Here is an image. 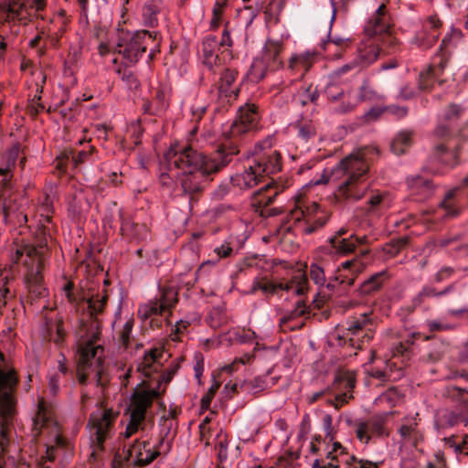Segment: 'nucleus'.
Listing matches in <instances>:
<instances>
[{
  "label": "nucleus",
  "mask_w": 468,
  "mask_h": 468,
  "mask_svg": "<svg viewBox=\"0 0 468 468\" xmlns=\"http://www.w3.org/2000/svg\"><path fill=\"white\" fill-rule=\"evenodd\" d=\"M107 301L108 295L105 292H98L87 299L90 316L81 323L76 369L78 382L81 385H87L92 380L97 386L104 388L109 382V378L104 372L105 355L101 340V321L98 317L103 312Z\"/></svg>",
  "instance_id": "nucleus-1"
},
{
  "label": "nucleus",
  "mask_w": 468,
  "mask_h": 468,
  "mask_svg": "<svg viewBox=\"0 0 468 468\" xmlns=\"http://www.w3.org/2000/svg\"><path fill=\"white\" fill-rule=\"evenodd\" d=\"M238 154L236 145L229 146V152L218 150L209 155L198 152L191 144L186 145L184 153L169 156L170 164L181 169L179 183L183 191L190 196L201 192L210 175L218 173L228 165Z\"/></svg>",
  "instance_id": "nucleus-2"
},
{
  "label": "nucleus",
  "mask_w": 468,
  "mask_h": 468,
  "mask_svg": "<svg viewBox=\"0 0 468 468\" xmlns=\"http://www.w3.org/2000/svg\"><path fill=\"white\" fill-rule=\"evenodd\" d=\"M378 148L366 146L343 158L331 171V179L339 181L335 195L342 201L361 199L367 189L365 181Z\"/></svg>",
  "instance_id": "nucleus-3"
},
{
  "label": "nucleus",
  "mask_w": 468,
  "mask_h": 468,
  "mask_svg": "<svg viewBox=\"0 0 468 468\" xmlns=\"http://www.w3.org/2000/svg\"><path fill=\"white\" fill-rule=\"evenodd\" d=\"M274 137L268 136L255 145L254 157L244 171L231 177L234 186L241 190L254 187L265 176L275 174L282 169V157L277 150H271Z\"/></svg>",
  "instance_id": "nucleus-4"
},
{
  "label": "nucleus",
  "mask_w": 468,
  "mask_h": 468,
  "mask_svg": "<svg viewBox=\"0 0 468 468\" xmlns=\"http://www.w3.org/2000/svg\"><path fill=\"white\" fill-rule=\"evenodd\" d=\"M18 378L13 366L0 351V455L7 450L16 415L15 391Z\"/></svg>",
  "instance_id": "nucleus-5"
},
{
  "label": "nucleus",
  "mask_w": 468,
  "mask_h": 468,
  "mask_svg": "<svg viewBox=\"0 0 468 468\" xmlns=\"http://www.w3.org/2000/svg\"><path fill=\"white\" fill-rule=\"evenodd\" d=\"M46 246L39 245V248L26 244L17 245L11 249L12 261L16 263L24 259V265L27 268L25 273V284L30 297L33 299L43 298L48 295V290L44 283L42 270L45 261Z\"/></svg>",
  "instance_id": "nucleus-6"
},
{
  "label": "nucleus",
  "mask_w": 468,
  "mask_h": 468,
  "mask_svg": "<svg viewBox=\"0 0 468 468\" xmlns=\"http://www.w3.org/2000/svg\"><path fill=\"white\" fill-rule=\"evenodd\" d=\"M161 38L157 31L145 29L122 32L117 42V51L126 62L134 65L149 49V59H154L160 52Z\"/></svg>",
  "instance_id": "nucleus-7"
},
{
  "label": "nucleus",
  "mask_w": 468,
  "mask_h": 468,
  "mask_svg": "<svg viewBox=\"0 0 468 468\" xmlns=\"http://www.w3.org/2000/svg\"><path fill=\"white\" fill-rule=\"evenodd\" d=\"M329 214L321 208L314 201L303 197H297L287 215L290 229L300 234L309 235L316 232L325 226Z\"/></svg>",
  "instance_id": "nucleus-8"
},
{
  "label": "nucleus",
  "mask_w": 468,
  "mask_h": 468,
  "mask_svg": "<svg viewBox=\"0 0 468 468\" xmlns=\"http://www.w3.org/2000/svg\"><path fill=\"white\" fill-rule=\"evenodd\" d=\"M47 431L50 437L47 444L46 453L41 457L39 464L45 467L46 462H53L56 458L58 448L66 445V440L61 435L60 427L54 420V412L44 399H40L37 404V410L33 419V432L35 436Z\"/></svg>",
  "instance_id": "nucleus-9"
},
{
  "label": "nucleus",
  "mask_w": 468,
  "mask_h": 468,
  "mask_svg": "<svg viewBox=\"0 0 468 468\" xmlns=\"http://www.w3.org/2000/svg\"><path fill=\"white\" fill-rule=\"evenodd\" d=\"M261 115L258 106L254 103H246L239 108L238 117L231 125L223 132L224 143L218 147L224 154L229 152L230 145H236L239 153L241 137L258 129Z\"/></svg>",
  "instance_id": "nucleus-10"
},
{
  "label": "nucleus",
  "mask_w": 468,
  "mask_h": 468,
  "mask_svg": "<svg viewBox=\"0 0 468 468\" xmlns=\"http://www.w3.org/2000/svg\"><path fill=\"white\" fill-rule=\"evenodd\" d=\"M463 37L462 30L453 27L443 37L440 49L433 57L431 65L420 74L419 84L421 90L431 89L433 81L442 74L449 61V49L455 47Z\"/></svg>",
  "instance_id": "nucleus-11"
},
{
  "label": "nucleus",
  "mask_w": 468,
  "mask_h": 468,
  "mask_svg": "<svg viewBox=\"0 0 468 468\" xmlns=\"http://www.w3.org/2000/svg\"><path fill=\"white\" fill-rule=\"evenodd\" d=\"M14 173L0 175V206L5 222L14 226L26 224L27 217L22 209L23 197L14 191Z\"/></svg>",
  "instance_id": "nucleus-12"
},
{
  "label": "nucleus",
  "mask_w": 468,
  "mask_h": 468,
  "mask_svg": "<svg viewBox=\"0 0 468 468\" xmlns=\"http://www.w3.org/2000/svg\"><path fill=\"white\" fill-rule=\"evenodd\" d=\"M160 392L157 389L135 390L131 396L129 406L130 420L123 433L124 438H131L140 429H143L146 412L151 408L154 399Z\"/></svg>",
  "instance_id": "nucleus-13"
},
{
  "label": "nucleus",
  "mask_w": 468,
  "mask_h": 468,
  "mask_svg": "<svg viewBox=\"0 0 468 468\" xmlns=\"http://www.w3.org/2000/svg\"><path fill=\"white\" fill-rule=\"evenodd\" d=\"M47 6V0H5L0 4V21L27 24L39 16Z\"/></svg>",
  "instance_id": "nucleus-14"
},
{
  "label": "nucleus",
  "mask_w": 468,
  "mask_h": 468,
  "mask_svg": "<svg viewBox=\"0 0 468 468\" xmlns=\"http://www.w3.org/2000/svg\"><path fill=\"white\" fill-rule=\"evenodd\" d=\"M375 320L372 312L358 314L346 321L344 337L348 339L349 346L361 349L365 343L374 337Z\"/></svg>",
  "instance_id": "nucleus-15"
},
{
  "label": "nucleus",
  "mask_w": 468,
  "mask_h": 468,
  "mask_svg": "<svg viewBox=\"0 0 468 468\" xmlns=\"http://www.w3.org/2000/svg\"><path fill=\"white\" fill-rule=\"evenodd\" d=\"M308 288V276L298 271L295 273L292 280L287 282H273L266 276H256L251 283L250 293H255L257 291H261L266 296H272L276 293L277 290L292 291L296 294H303Z\"/></svg>",
  "instance_id": "nucleus-16"
},
{
  "label": "nucleus",
  "mask_w": 468,
  "mask_h": 468,
  "mask_svg": "<svg viewBox=\"0 0 468 468\" xmlns=\"http://www.w3.org/2000/svg\"><path fill=\"white\" fill-rule=\"evenodd\" d=\"M119 412L112 409L99 410L90 416L88 427L90 431V441L93 452L103 448L104 441L111 436Z\"/></svg>",
  "instance_id": "nucleus-17"
},
{
  "label": "nucleus",
  "mask_w": 468,
  "mask_h": 468,
  "mask_svg": "<svg viewBox=\"0 0 468 468\" xmlns=\"http://www.w3.org/2000/svg\"><path fill=\"white\" fill-rule=\"evenodd\" d=\"M283 191V187L276 183H267L264 186L255 191L251 196L250 204L257 212L263 217H273L282 212L279 207H269L277 197Z\"/></svg>",
  "instance_id": "nucleus-18"
},
{
  "label": "nucleus",
  "mask_w": 468,
  "mask_h": 468,
  "mask_svg": "<svg viewBox=\"0 0 468 468\" xmlns=\"http://www.w3.org/2000/svg\"><path fill=\"white\" fill-rule=\"evenodd\" d=\"M464 108L456 103L449 104L439 115L438 124L434 130L436 137L464 136L459 127V119L463 116Z\"/></svg>",
  "instance_id": "nucleus-19"
},
{
  "label": "nucleus",
  "mask_w": 468,
  "mask_h": 468,
  "mask_svg": "<svg viewBox=\"0 0 468 468\" xmlns=\"http://www.w3.org/2000/svg\"><path fill=\"white\" fill-rule=\"evenodd\" d=\"M165 437H161L155 445L147 441L136 440L127 452V462L134 467H144L151 464L160 454L159 448L163 445Z\"/></svg>",
  "instance_id": "nucleus-20"
},
{
  "label": "nucleus",
  "mask_w": 468,
  "mask_h": 468,
  "mask_svg": "<svg viewBox=\"0 0 468 468\" xmlns=\"http://www.w3.org/2000/svg\"><path fill=\"white\" fill-rule=\"evenodd\" d=\"M421 29L411 38V43L421 49H429L438 41L442 21L438 15L428 16L420 20Z\"/></svg>",
  "instance_id": "nucleus-21"
},
{
  "label": "nucleus",
  "mask_w": 468,
  "mask_h": 468,
  "mask_svg": "<svg viewBox=\"0 0 468 468\" xmlns=\"http://www.w3.org/2000/svg\"><path fill=\"white\" fill-rule=\"evenodd\" d=\"M349 422L357 440L365 444H367L372 437L388 435L386 428V418L383 416H374L367 420H356Z\"/></svg>",
  "instance_id": "nucleus-22"
},
{
  "label": "nucleus",
  "mask_w": 468,
  "mask_h": 468,
  "mask_svg": "<svg viewBox=\"0 0 468 468\" xmlns=\"http://www.w3.org/2000/svg\"><path fill=\"white\" fill-rule=\"evenodd\" d=\"M368 250H364L360 255H356L351 260H347L340 263L334 271V280L336 284L353 286L356 279L367 268L366 262L362 256L366 255Z\"/></svg>",
  "instance_id": "nucleus-23"
},
{
  "label": "nucleus",
  "mask_w": 468,
  "mask_h": 468,
  "mask_svg": "<svg viewBox=\"0 0 468 468\" xmlns=\"http://www.w3.org/2000/svg\"><path fill=\"white\" fill-rule=\"evenodd\" d=\"M438 138L443 142L434 148V156L444 165L454 167L459 163V152L465 142V137Z\"/></svg>",
  "instance_id": "nucleus-24"
},
{
  "label": "nucleus",
  "mask_w": 468,
  "mask_h": 468,
  "mask_svg": "<svg viewBox=\"0 0 468 468\" xmlns=\"http://www.w3.org/2000/svg\"><path fill=\"white\" fill-rule=\"evenodd\" d=\"M238 71L234 69H225L221 73L218 86V102L225 108L235 101L239 95V88L235 86Z\"/></svg>",
  "instance_id": "nucleus-25"
},
{
  "label": "nucleus",
  "mask_w": 468,
  "mask_h": 468,
  "mask_svg": "<svg viewBox=\"0 0 468 468\" xmlns=\"http://www.w3.org/2000/svg\"><path fill=\"white\" fill-rule=\"evenodd\" d=\"M383 96L375 90L369 79L363 80L358 88L356 98L343 101L335 107V112L339 113H346L352 112L359 103L363 101L378 102L382 101Z\"/></svg>",
  "instance_id": "nucleus-26"
},
{
  "label": "nucleus",
  "mask_w": 468,
  "mask_h": 468,
  "mask_svg": "<svg viewBox=\"0 0 468 468\" xmlns=\"http://www.w3.org/2000/svg\"><path fill=\"white\" fill-rule=\"evenodd\" d=\"M391 28L390 16L387 5L381 4L368 18L364 31L367 37L378 38Z\"/></svg>",
  "instance_id": "nucleus-27"
},
{
  "label": "nucleus",
  "mask_w": 468,
  "mask_h": 468,
  "mask_svg": "<svg viewBox=\"0 0 468 468\" xmlns=\"http://www.w3.org/2000/svg\"><path fill=\"white\" fill-rule=\"evenodd\" d=\"M67 359L63 354L59 355L58 359V366L53 370L49 371L48 375V393L55 397L58 394L61 386H66L68 383L73 381L72 374L67 366Z\"/></svg>",
  "instance_id": "nucleus-28"
},
{
  "label": "nucleus",
  "mask_w": 468,
  "mask_h": 468,
  "mask_svg": "<svg viewBox=\"0 0 468 468\" xmlns=\"http://www.w3.org/2000/svg\"><path fill=\"white\" fill-rule=\"evenodd\" d=\"M329 261L324 258H316L309 266V278L319 288H326L329 292L335 290L334 275L327 278Z\"/></svg>",
  "instance_id": "nucleus-29"
},
{
  "label": "nucleus",
  "mask_w": 468,
  "mask_h": 468,
  "mask_svg": "<svg viewBox=\"0 0 468 468\" xmlns=\"http://www.w3.org/2000/svg\"><path fill=\"white\" fill-rule=\"evenodd\" d=\"M328 243L329 247H325L324 250L329 252L334 250L339 256H347L355 252L357 246L367 244V237L350 234L343 239L329 238Z\"/></svg>",
  "instance_id": "nucleus-30"
},
{
  "label": "nucleus",
  "mask_w": 468,
  "mask_h": 468,
  "mask_svg": "<svg viewBox=\"0 0 468 468\" xmlns=\"http://www.w3.org/2000/svg\"><path fill=\"white\" fill-rule=\"evenodd\" d=\"M380 55L378 38L367 37L357 46L355 58L366 69L373 64Z\"/></svg>",
  "instance_id": "nucleus-31"
},
{
  "label": "nucleus",
  "mask_w": 468,
  "mask_h": 468,
  "mask_svg": "<svg viewBox=\"0 0 468 468\" xmlns=\"http://www.w3.org/2000/svg\"><path fill=\"white\" fill-rule=\"evenodd\" d=\"M317 56V52L311 50L294 53L289 58L288 69L298 78H303L314 64Z\"/></svg>",
  "instance_id": "nucleus-32"
},
{
  "label": "nucleus",
  "mask_w": 468,
  "mask_h": 468,
  "mask_svg": "<svg viewBox=\"0 0 468 468\" xmlns=\"http://www.w3.org/2000/svg\"><path fill=\"white\" fill-rule=\"evenodd\" d=\"M418 416L419 414L416 413L415 417L404 418L398 431L401 439L405 442L412 444L415 448L424 441V433L419 428V422L417 420Z\"/></svg>",
  "instance_id": "nucleus-33"
},
{
  "label": "nucleus",
  "mask_w": 468,
  "mask_h": 468,
  "mask_svg": "<svg viewBox=\"0 0 468 468\" xmlns=\"http://www.w3.org/2000/svg\"><path fill=\"white\" fill-rule=\"evenodd\" d=\"M186 149V145H180L178 144L171 145L168 151L165 154V165L166 171H164L160 174L159 181L164 186H170L175 180L179 182L181 169L177 166L172 165L170 164L169 156L170 154H178L180 153H184Z\"/></svg>",
  "instance_id": "nucleus-34"
},
{
  "label": "nucleus",
  "mask_w": 468,
  "mask_h": 468,
  "mask_svg": "<svg viewBox=\"0 0 468 468\" xmlns=\"http://www.w3.org/2000/svg\"><path fill=\"white\" fill-rule=\"evenodd\" d=\"M283 49L284 46L281 40L267 39L260 57L271 67V70H277L283 66Z\"/></svg>",
  "instance_id": "nucleus-35"
},
{
  "label": "nucleus",
  "mask_w": 468,
  "mask_h": 468,
  "mask_svg": "<svg viewBox=\"0 0 468 468\" xmlns=\"http://www.w3.org/2000/svg\"><path fill=\"white\" fill-rule=\"evenodd\" d=\"M407 185L410 195L415 197L418 201H423L431 197L434 191V186L431 180L422 176L408 177Z\"/></svg>",
  "instance_id": "nucleus-36"
},
{
  "label": "nucleus",
  "mask_w": 468,
  "mask_h": 468,
  "mask_svg": "<svg viewBox=\"0 0 468 468\" xmlns=\"http://www.w3.org/2000/svg\"><path fill=\"white\" fill-rule=\"evenodd\" d=\"M164 10V0H145L141 7V21L146 27L154 28L159 25V15Z\"/></svg>",
  "instance_id": "nucleus-37"
},
{
  "label": "nucleus",
  "mask_w": 468,
  "mask_h": 468,
  "mask_svg": "<svg viewBox=\"0 0 468 468\" xmlns=\"http://www.w3.org/2000/svg\"><path fill=\"white\" fill-rule=\"evenodd\" d=\"M218 41L217 37L208 35L202 41L203 63L213 72L220 65V58L217 54Z\"/></svg>",
  "instance_id": "nucleus-38"
},
{
  "label": "nucleus",
  "mask_w": 468,
  "mask_h": 468,
  "mask_svg": "<svg viewBox=\"0 0 468 468\" xmlns=\"http://www.w3.org/2000/svg\"><path fill=\"white\" fill-rule=\"evenodd\" d=\"M391 206V198L388 193L378 190L372 191L366 204L365 210L367 214L379 216L386 212Z\"/></svg>",
  "instance_id": "nucleus-39"
},
{
  "label": "nucleus",
  "mask_w": 468,
  "mask_h": 468,
  "mask_svg": "<svg viewBox=\"0 0 468 468\" xmlns=\"http://www.w3.org/2000/svg\"><path fill=\"white\" fill-rule=\"evenodd\" d=\"M459 191L460 188L455 187L445 194L444 198L440 202L436 211V213H440L441 211V214L438 216V218H455L460 214V207L458 205Z\"/></svg>",
  "instance_id": "nucleus-40"
},
{
  "label": "nucleus",
  "mask_w": 468,
  "mask_h": 468,
  "mask_svg": "<svg viewBox=\"0 0 468 468\" xmlns=\"http://www.w3.org/2000/svg\"><path fill=\"white\" fill-rule=\"evenodd\" d=\"M163 352L160 349L154 348L145 353L142 361L138 364L137 370L145 378H150L161 367L160 359Z\"/></svg>",
  "instance_id": "nucleus-41"
},
{
  "label": "nucleus",
  "mask_w": 468,
  "mask_h": 468,
  "mask_svg": "<svg viewBox=\"0 0 468 468\" xmlns=\"http://www.w3.org/2000/svg\"><path fill=\"white\" fill-rule=\"evenodd\" d=\"M335 382L340 388L346 389V392L337 394L335 398V408L339 409L352 398L351 392L355 388L356 379L353 374L344 372L336 377Z\"/></svg>",
  "instance_id": "nucleus-42"
},
{
  "label": "nucleus",
  "mask_w": 468,
  "mask_h": 468,
  "mask_svg": "<svg viewBox=\"0 0 468 468\" xmlns=\"http://www.w3.org/2000/svg\"><path fill=\"white\" fill-rule=\"evenodd\" d=\"M20 151V144L16 143L0 155V175L14 173Z\"/></svg>",
  "instance_id": "nucleus-43"
},
{
  "label": "nucleus",
  "mask_w": 468,
  "mask_h": 468,
  "mask_svg": "<svg viewBox=\"0 0 468 468\" xmlns=\"http://www.w3.org/2000/svg\"><path fill=\"white\" fill-rule=\"evenodd\" d=\"M307 313L306 305L303 302H297L295 308L289 312L288 314H284L280 319V325L285 330L289 329L291 331L300 329L303 325V322L295 323L293 324H291V323L294 322L297 318L302 317Z\"/></svg>",
  "instance_id": "nucleus-44"
},
{
  "label": "nucleus",
  "mask_w": 468,
  "mask_h": 468,
  "mask_svg": "<svg viewBox=\"0 0 468 468\" xmlns=\"http://www.w3.org/2000/svg\"><path fill=\"white\" fill-rule=\"evenodd\" d=\"M388 279L389 275L387 270L376 272L362 282L360 285V292L362 294H370L377 292L382 288Z\"/></svg>",
  "instance_id": "nucleus-45"
},
{
  "label": "nucleus",
  "mask_w": 468,
  "mask_h": 468,
  "mask_svg": "<svg viewBox=\"0 0 468 468\" xmlns=\"http://www.w3.org/2000/svg\"><path fill=\"white\" fill-rule=\"evenodd\" d=\"M269 71H271V67L259 56L253 59L246 77L250 82L258 83Z\"/></svg>",
  "instance_id": "nucleus-46"
},
{
  "label": "nucleus",
  "mask_w": 468,
  "mask_h": 468,
  "mask_svg": "<svg viewBox=\"0 0 468 468\" xmlns=\"http://www.w3.org/2000/svg\"><path fill=\"white\" fill-rule=\"evenodd\" d=\"M412 144V132L401 131L392 140L391 151L398 155L403 154Z\"/></svg>",
  "instance_id": "nucleus-47"
},
{
  "label": "nucleus",
  "mask_w": 468,
  "mask_h": 468,
  "mask_svg": "<svg viewBox=\"0 0 468 468\" xmlns=\"http://www.w3.org/2000/svg\"><path fill=\"white\" fill-rule=\"evenodd\" d=\"M121 230L122 235L135 240L144 239L147 237V229L144 225L133 223L130 220H124L122 223Z\"/></svg>",
  "instance_id": "nucleus-48"
},
{
  "label": "nucleus",
  "mask_w": 468,
  "mask_h": 468,
  "mask_svg": "<svg viewBox=\"0 0 468 468\" xmlns=\"http://www.w3.org/2000/svg\"><path fill=\"white\" fill-rule=\"evenodd\" d=\"M165 311L158 299H154L139 306L138 316L143 320H147L152 316L161 315Z\"/></svg>",
  "instance_id": "nucleus-49"
},
{
  "label": "nucleus",
  "mask_w": 468,
  "mask_h": 468,
  "mask_svg": "<svg viewBox=\"0 0 468 468\" xmlns=\"http://www.w3.org/2000/svg\"><path fill=\"white\" fill-rule=\"evenodd\" d=\"M420 336V333H412L405 340L399 342L398 344L394 345L392 348L393 356H401L410 357V354L412 353V346L414 344L415 339L419 338Z\"/></svg>",
  "instance_id": "nucleus-50"
},
{
  "label": "nucleus",
  "mask_w": 468,
  "mask_h": 468,
  "mask_svg": "<svg viewBox=\"0 0 468 468\" xmlns=\"http://www.w3.org/2000/svg\"><path fill=\"white\" fill-rule=\"evenodd\" d=\"M378 43L380 47V53L389 55L395 53L399 47L398 39L392 36L390 30L381 35L378 37Z\"/></svg>",
  "instance_id": "nucleus-51"
},
{
  "label": "nucleus",
  "mask_w": 468,
  "mask_h": 468,
  "mask_svg": "<svg viewBox=\"0 0 468 468\" xmlns=\"http://www.w3.org/2000/svg\"><path fill=\"white\" fill-rule=\"evenodd\" d=\"M324 94L329 101L334 102L342 100V103L345 101L351 100L350 93L346 95L344 89L339 84L333 81L328 82L325 86Z\"/></svg>",
  "instance_id": "nucleus-52"
},
{
  "label": "nucleus",
  "mask_w": 468,
  "mask_h": 468,
  "mask_svg": "<svg viewBox=\"0 0 468 468\" xmlns=\"http://www.w3.org/2000/svg\"><path fill=\"white\" fill-rule=\"evenodd\" d=\"M164 309L170 310L177 301V291L174 287H164L160 291V298L158 299Z\"/></svg>",
  "instance_id": "nucleus-53"
},
{
  "label": "nucleus",
  "mask_w": 468,
  "mask_h": 468,
  "mask_svg": "<svg viewBox=\"0 0 468 468\" xmlns=\"http://www.w3.org/2000/svg\"><path fill=\"white\" fill-rule=\"evenodd\" d=\"M329 452L330 454H334V456L341 459L342 463L347 465L346 468H351L350 466L353 465L354 462H356V457L348 454L346 449L340 442H334L333 448Z\"/></svg>",
  "instance_id": "nucleus-54"
},
{
  "label": "nucleus",
  "mask_w": 468,
  "mask_h": 468,
  "mask_svg": "<svg viewBox=\"0 0 468 468\" xmlns=\"http://www.w3.org/2000/svg\"><path fill=\"white\" fill-rule=\"evenodd\" d=\"M363 69H364V68L357 61V59L354 57L349 62H347V63L344 64L343 66L335 69L332 74V77L333 78H340L346 74L358 73Z\"/></svg>",
  "instance_id": "nucleus-55"
},
{
  "label": "nucleus",
  "mask_w": 468,
  "mask_h": 468,
  "mask_svg": "<svg viewBox=\"0 0 468 468\" xmlns=\"http://www.w3.org/2000/svg\"><path fill=\"white\" fill-rule=\"evenodd\" d=\"M431 297H439L438 291L432 286H423L418 294L412 298L411 303L413 307L417 308L420 306L427 300V298Z\"/></svg>",
  "instance_id": "nucleus-56"
},
{
  "label": "nucleus",
  "mask_w": 468,
  "mask_h": 468,
  "mask_svg": "<svg viewBox=\"0 0 468 468\" xmlns=\"http://www.w3.org/2000/svg\"><path fill=\"white\" fill-rule=\"evenodd\" d=\"M226 1L227 0H217L215 2L212 9V18L209 26L211 30H217L219 27L223 9L226 5Z\"/></svg>",
  "instance_id": "nucleus-57"
},
{
  "label": "nucleus",
  "mask_w": 468,
  "mask_h": 468,
  "mask_svg": "<svg viewBox=\"0 0 468 468\" xmlns=\"http://www.w3.org/2000/svg\"><path fill=\"white\" fill-rule=\"evenodd\" d=\"M239 29L237 27H231V25L227 22L222 31L221 39L218 42V46L227 48H232L234 44L232 35H236Z\"/></svg>",
  "instance_id": "nucleus-58"
},
{
  "label": "nucleus",
  "mask_w": 468,
  "mask_h": 468,
  "mask_svg": "<svg viewBox=\"0 0 468 468\" xmlns=\"http://www.w3.org/2000/svg\"><path fill=\"white\" fill-rule=\"evenodd\" d=\"M116 73L120 76L128 89L136 90L139 88L140 82L133 71L119 68L117 69Z\"/></svg>",
  "instance_id": "nucleus-59"
},
{
  "label": "nucleus",
  "mask_w": 468,
  "mask_h": 468,
  "mask_svg": "<svg viewBox=\"0 0 468 468\" xmlns=\"http://www.w3.org/2000/svg\"><path fill=\"white\" fill-rule=\"evenodd\" d=\"M259 14V9L253 6H244L239 13V20L245 27H250Z\"/></svg>",
  "instance_id": "nucleus-60"
},
{
  "label": "nucleus",
  "mask_w": 468,
  "mask_h": 468,
  "mask_svg": "<svg viewBox=\"0 0 468 468\" xmlns=\"http://www.w3.org/2000/svg\"><path fill=\"white\" fill-rule=\"evenodd\" d=\"M207 112V106L206 105H197L195 104L192 106L191 112H192V121L195 122L194 127L192 128L190 134L194 135L198 131V125L197 123L202 120L204 114Z\"/></svg>",
  "instance_id": "nucleus-61"
},
{
  "label": "nucleus",
  "mask_w": 468,
  "mask_h": 468,
  "mask_svg": "<svg viewBox=\"0 0 468 468\" xmlns=\"http://www.w3.org/2000/svg\"><path fill=\"white\" fill-rule=\"evenodd\" d=\"M250 388L253 393H259L270 388L268 375L254 378L250 382Z\"/></svg>",
  "instance_id": "nucleus-62"
},
{
  "label": "nucleus",
  "mask_w": 468,
  "mask_h": 468,
  "mask_svg": "<svg viewBox=\"0 0 468 468\" xmlns=\"http://www.w3.org/2000/svg\"><path fill=\"white\" fill-rule=\"evenodd\" d=\"M351 45L349 38L333 37L325 41L323 45L324 49L330 51L333 48H347Z\"/></svg>",
  "instance_id": "nucleus-63"
},
{
  "label": "nucleus",
  "mask_w": 468,
  "mask_h": 468,
  "mask_svg": "<svg viewBox=\"0 0 468 468\" xmlns=\"http://www.w3.org/2000/svg\"><path fill=\"white\" fill-rule=\"evenodd\" d=\"M256 338V333L250 329H242L234 333V339L240 344L252 343Z\"/></svg>",
  "instance_id": "nucleus-64"
}]
</instances>
